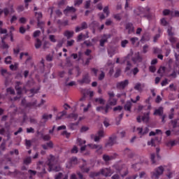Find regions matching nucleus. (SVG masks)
I'll return each instance as SVG.
<instances>
[{
    "label": "nucleus",
    "mask_w": 179,
    "mask_h": 179,
    "mask_svg": "<svg viewBox=\"0 0 179 179\" xmlns=\"http://www.w3.org/2000/svg\"><path fill=\"white\" fill-rule=\"evenodd\" d=\"M47 164L49 167L48 171H61L62 168L58 165V159L55 156L50 155L48 158Z\"/></svg>",
    "instance_id": "nucleus-1"
},
{
    "label": "nucleus",
    "mask_w": 179,
    "mask_h": 179,
    "mask_svg": "<svg viewBox=\"0 0 179 179\" xmlns=\"http://www.w3.org/2000/svg\"><path fill=\"white\" fill-rule=\"evenodd\" d=\"M114 171L111 170V168H103L99 172H92L90 174V177L91 178H94V177H99V176L101 175L103 177H111Z\"/></svg>",
    "instance_id": "nucleus-2"
},
{
    "label": "nucleus",
    "mask_w": 179,
    "mask_h": 179,
    "mask_svg": "<svg viewBox=\"0 0 179 179\" xmlns=\"http://www.w3.org/2000/svg\"><path fill=\"white\" fill-rule=\"evenodd\" d=\"M36 170H38V175L40 177H43L44 174L47 173V171H45V166H44V162L43 161H38L36 162Z\"/></svg>",
    "instance_id": "nucleus-3"
},
{
    "label": "nucleus",
    "mask_w": 179,
    "mask_h": 179,
    "mask_svg": "<svg viewBox=\"0 0 179 179\" xmlns=\"http://www.w3.org/2000/svg\"><path fill=\"white\" fill-rule=\"evenodd\" d=\"M113 169H115L117 173H120L122 174V177H125L128 174V168L125 166V165L120 166L118 164H115L113 166Z\"/></svg>",
    "instance_id": "nucleus-4"
},
{
    "label": "nucleus",
    "mask_w": 179,
    "mask_h": 179,
    "mask_svg": "<svg viewBox=\"0 0 179 179\" xmlns=\"http://www.w3.org/2000/svg\"><path fill=\"white\" fill-rule=\"evenodd\" d=\"M164 172V167H163V166H160L158 168H156L155 171L151 172V178L159 179V177H160Z\"/></svg>",
    "instance_id": "nucleus-5"
},
{
    "label": "nucleus",
    "mask_w": 179,
    "mask_h": 179,
    "mask_svg": "<svg viewBox=\"0 0 179 179\" xmlns=\"http://www.w3.org/2000/svg\"><path fill=\"white\" fill-rule=\"evenodd\" d=\"M79 162L78 157H73L70 159L69 162H67L66 167V169H72V167H75Z\"/></svg>",
    "instance_id": "nucleus-6"
},
{
    "label": "nucleus",
    "mask_w": 179,
    "mask_h": 179,
    "mask_svg": "<svg viewBox=\"0 0 179 179\" xmlns=\"http://www.w3.org/2000/svg\"><path fill=\"white\" fill-rule=\"evenodd\" d=\"M78 83L80 85H89L90 83V76H89V73H86L83 76V78L81 80H78Z\"/></svg>",
    "instance_id": "nucleus-7"
},
{
    "label": "nucleus",
    "mask_w": 179,
    "mask_h": 179,
    "mask_svg": "<svg viewBox=\"0 0 179 179\" xmlns=\"http://www.w3.org/2000/svg\"><path fill=\"white\" fill-rule=\"evenodd\" d=\"M82 160L83 161V164L79 166V169L81 170L82 173H89V171H90V167L87 166V162H86V160Z\"/></svg>",
    "instance_id": "nucleus-8"
},
{
    "label": "nucleus",
    "mask_w": 179,
    "mask_h": 179,
    "mask_svg": "<svg viewBox=\"0 0 179 179\" xmlns=\"http://www.w3.org/2000/svg\"><path fill=\"white\" fill-rule=\"evenodd\" d=\"M136 131L140 137L142 138L143 135H146V134L149 133V127H145L144 129L142 127H137Z\"/></svg>",
    "instance_id": "nucleus-9"
},
{
    "label": "nucleus",
    "mask_w": 179,
    "mask_h": 179,
    "mask_svg": "<svg viewBox=\"0 0 179 179\" xmlns=\"http://www.w3.org/2000/svg\"><path fill=\"white\" fill-rule=\"evenodd\" d=\"M129 84V81L128 80H124V81L117 83L116 85V87L117 89H120V90H124L125 89V87H127V86H128Z\"/></svg>",
    "instance_id": "nucleus-10"
},
{
    "label": "nucleus",
    "mask_w": 179,
    "mask_h": 179,
    "mask_svg": "<svg viewBox=\"0 0 179 179\" xmlns=\"http://www.w3.org/2000/svg\"><path fill=\"white\" fill-rule=\"evenodd\" d=\"M111 38V35L110 34H103L101 39L99 41V45L101 47H104V44L108 41V38Z\"/></svg>",
    "instance_id": "nucleus-11"
},
{
    "label": "nucleus",
    "mask_w": 179,
    "mask_h": 179,
    "mask_svg": "<svg viewBox=\"0 0 179 179\" xmlns=\"http://www.w3.org/2000/svg\"><path fill=\"white\" fill-rule=\"evenodd\" d=\"M108 108H110V106L108 104L106 106H98L96 107V111L102 113V114H107V113H108Z\"/></svg>",
    "instance_id": "nucleus-12"
},
{
    "label": "nucleus",
    "mask_w": 179,
    "mask_h": 179,
    "mask_svg": "<svg viewBox=\"0 0 179 179\" xmlns=\"http://www.w3.org/2000/svg\"><path fill=\"white\" fill-rule=\"evenodd\" d=\"M117 143V136H113L109 138L108 142L106 144V148L113 146Z\"/></svg>",
    "instance_id": "nucleus-13"
},
{
    "label": "nucleus",
    "mask_w": 179,
    "mask_h": 179,
    "mask_svg": "<svg viewBox=\"0 0 179 179\" xmlns=\"http://www.w3.org/2000/svg\"><path fill=\"white\" fill-rule=\"evenodd\" d=\"M126 30H128V34H131V33H134L135 31V28L134 27V24L131 22H128L126 24L125 26Z\"/></svg>",
    "instance_id": "nucleus-14"
},
{
    "label": "nucleus",
    "mask_w": 179,
    "mask_h": 179,
    "mask_svg": "<svg viewBox=\"0 0 179 179\" xmlns=\"http://www.w3.org/2000/svg\"><path fill=\"white\" fill-rule=\"evenodd\" d=\"M131 60L134 64H138V62H142V57H141L139 52H137L134 54V56L132 57Z\"/></svg>",
    "instance_id": "nucleus-15"
},
{
    "label": "nucleus",
    "mask_w": 179,
    "mask_h": 179,
    "mask_svg": "<svg viewBox=\"0 0 179 179\" xmlns=\"http://www.w3.org/2000/svg\"><path fill=\"white\" fill-rule=\"evenodd\" d=\"M117 157V154H114L113 155H103V160L105 162H110V160H114Z\"/></svg>",
    "instance_id": "nucleus-16"
},
{
    "label": "nucleus",
    "mask_w": 179,
    "mask_h": 179,
    "mask_svg": "<svg viewBox=\"0 0 179 179\" xmlns=\"http://www.w3.org/2000/svg\"><path fill=\"white\" fill-rule=\"evenodd\" d=\"M164 113V108L162 106H160L157 109L155 110L153 115H159L160 117L163 115Z\"/></svg>",
    "instance_id": "nucleus-17"
},
{
    "label": "nucleus",
    "mask_w": 179,
    "mask_h": 179,
    "mask_svg": "<svg viewBox=\"0 0 179 179\" xmlns=\"http://www.w3.org/2000/svg\"><path fill=\"white\" fill-rule=\"evenodd\" d=\"M124 154L127 155V156H128L129 159H134V157L136 158V155L134 154V152H132V150L128 148L125 149Z\"/></svg>",
    "instance_id": "nucleus-18"
},
{
    "label": "nucleus",
    "mask_w": 179,
    "mask_h": 179,
    "mask_svg": "<svg viewBox=\"0 0 179 179\" xmlns=\"http://www.w3.org/2000/svg\"><path fill=\"white\" fill-rule=\"evenodd\" d=\"M76 12V8L73 7L67 6L66 8L64 10V13L66 15H68L69 13H75Z\"/></svg>",
    "instance_id": "nucleus-19"
},
{
    "label": "nucleus",
    "mask_w": 179,
    "mask_h": 179,
    "mask_svg": "<svg viewBox=\"0 0 179 179\" xmlns=\"http://www.w3.org/2000/svg\"><path fill=\"white\" fill-rule=\"evenodd\" d=\"M20 85H22L20 81L16 82L15 90H17V94L19 95L22 94V87H20Z\"/></svg>",
    "instance_id": "nucleus-20"
},
{
    "label": "nucleus",
    "mask_w": 179,
    "mask_h": 179,
    "mask_svg": "<svg viewBox=\"0 0 179 179\" xmlns=\"http://www.w3.org/2000/svg\"><path fill=\"white\" fill-rule=\"evenodd\" d=\"M65 115H66V111L63 110L62 112H59L57 115L56 121H58V120H62V118H64V117H65Z\"/></svg>",
    "instance_id": "nucleus-21"
},
{
    "label": "nucleus",
    "mask_w": 179,
    "mask_h": 179,
    "mask_svg": "<svg viewBox=\"0 0 179 179\" xmlns=\"http://www.w3.org/2000/svg\"><path fill=\"white\" fill-rule=\"evenodd\" d=\"M52 118V114H48V113H44L42 115V120H44V122H47L49 120H51Z\"/></svg>",
    "instance_id": "nucleus-22"
},
{
    "label": "nucleus",
    "mask_w": 179,
    "mask_h": 179,
    "mask_svg": "<svg viewBox=\"0 0 179 179\" xmlns=\"http://www.w3.org/2000/svg\"><path fill=\"white\" fill-rule=\"evenodd\" d=\"M150 115V112H148L146 113L143 114V116L142 117V121H143V122H149V118Z\"/></svg>",
    "instance_id": "nucleus-23"
},
{
    "label": "nucleus",
    "mask_w": 179,
    "mask_h": 179,
    "mask_svg": "<svg viewBox=\"0 0 179 179\" xmlns=\"http://www.w3.org/2000/svg\"><path fill=\"white\" fill-rule=\"evenodd\" d=\"M64 36L65 37H66L67 38H71L72 37H73V31H69L66 30L64 33Z\"/></svg>",
    "instance_id": "nucleus-24"
},
{
    "label": "nucleus",
    "mask_w": 179,
    "mask_h": 179,
    "mask_svg": "<svg viewBox=\"0 0 179 179\" xmlns=\"http://www.w3.org/2000/svg\"><path fill=\"white\" fill-rule=\"evenodd\" d=\"M87 146H89V148H90L91 149H97V148L103 149V145H101L90 143V144H88Z\"/></svg>",
    "instance_id": "nucleus-25"
},
{
    "label": "nucleus",
    "mask_w": 179,
    "mask_h": 179,
    "mask_svg": "<svg viewBox=\"0 0 179 179\" xmlns=\"http://www.w3.org/2000/svg\"><path fill=\"white\" fill-rule=\"evenodd\" d=\"M131 107H132V103L130 101H128L124 105V110H126V111H131Z\"/></svg>",
    "instance_id": "nucleus-26"
},
{
    "label": "nucleus",
    "mask_w": 179,
    "mask_h": 179,
    "mask_svg": "<svg viewBox=\"0 0 179 179\" xmlns=\"http://www.w3.org/2000/svg\"><path fill=\"white\" fill-rule=\"evenodd\" d=\"M80 107H85V105L86 104V95L84 94L82 98L80 99Z\"/></svg>",
    "instance_id": "nucleus-27"
},
{
    "label": "nucleus",
    "mask_w": 179,
    "mask_h": 179,
    "mask_svg": "<svg viewBox=\"0 0 179 179\" xmlns=\"http://www.w3.org/2000/svg\"><path fill=\"white\" fill-rule=\"evenodd\" d=\"M109 106H116L117 105V100L115 98H110L108 101Z\"/></svg>",
    "instance_id": "nucleus-28"
},
{
    "label": "nucleus",
    "mask_w": 179,
    "mask_h": 179,
    "mask_svg": "<svg viewBox=\"0 0 179 179\" xmlns=\"http://www.w3.org/2000/svg\"><path fill=\"white\" fill-rule=\"evenodd\" d=\"M164 72H166V67H160L157 71V73L159 74L161 78H163V76L164 75Z\"/></svg>",
    "instance_id": "nucleus-29"
},
{
    "label": "nucleus",
    "mask_w": 179,
    "mask_h": 179,
    "mask_svg": "<svg viewBox=\"0 0 179 179\" xmlns=\"http://www.w3.org/2000/svg\"><path fill=\"white\" fill-rule=\"evenodd\" d=\"M24 164L26 166H29V164H31V157H27L24 161H23Z\"/></svg>",
    "instance_id": "nucleus-30"
},
{
    "label": "nucleus",
    "mask_w": 179,
    "mask_h": 179,
    "mask_svg": "<svg viewBox=\"0 0 179 179\" xmlns=\"http://www.w3.org/2000/svg\"><path fill=\"white\" fill-rule=\"evenodd\" d=\"M78 125H79V122H77L76 123H70L69 127L71 131H73L74 129H76V127H78Z\"/></svg>",
    "instance_id": "nucleus-31"
},
{
    "label": "nucleus",
    "mask_w": 179,
    "mask_h": 179,
    "mask_svg": "<svg viewBox=\"0 0 179 179\" xmlns=\"http://www.w3.org/2000/svg\"><path fill=\"white\" fill-rule=\"evenodd\" d=\"M177 73L179 75V69L178 71H173L172 73L168 75V78H173V79H176V78H177Z\"/></svg>",
    "instance_id": "nucleus-32"
},
{
    "label": "nucleus",
    "mask_w": 179,
    "mask_h": 179,
    "mask_svg": "<svg viewBox=\"0 0 179 179\" xmlns=\"http://www.w3.org/2000/svg\"><path fill=\"white\" fill-rule=\"evenodd\" d=\"M132 68V64L129 61H127V66L125 68L124 72H128V71H130Z\"/></svg>",
    "instance_id": "nucleus-33"
},
{
    "label": "nucleus",
    "mask_w": 179,
    "mask_h": 179,
    "mask_svg": "<svg viewBox=\"0 0 179 179\" xmlns=\"http://www.w3.org/2000/svg\"><path fill=\"white\" fill-rule=\"evenodd\" d=\"M69 118H71L73 121H76L78 120V114L71 113L69 115Z\"/></svg>",
    "instance_id": "nucleus-34"
},
{
    "label": "nucleus",
    "mask_w": 179,
    "mask_h": 179,
    "mask_svg": "<svg viewBox=\"0 0 179 179\" xmlns=\"http://www.w3.org/2000/svg\"><path fill=\"white\" fill-rule=\"evenodd\" d=\"M166 146L168 148H173V146H176V141H169L166 143Z\"/></svg>",
    "instance_id": "nucleus-35"
},
{
    "label": "nucleus",
    "mask_w": 179,
    "mask_h": 179,
    "mask_svg": "<svg viewBox=\"0 0 179 179\" xmlns=\"http://www.w3.org/2000/svg\"><path fill=\"white\" fill-rule=\"evenodd\" d=\"M95 102L99 103V104H104V103H106V101L103 98H96Z\"/></svg>",
    "instance_id": "nucleus-36"
},
{
    "label": "nucleus",
    "mask_w": 179,
    "mask_h": 179,
    "mask_svg": "<svg viewBox=\"0 0 179 179\" xmlns=\"http://www.w3.org/2000/svg\"><path fill=\"white\" fill-rule=\"evenodd\" d=\"M37 104V101H35L34 102H29V103H27L25 106L26 107H36Z\"/></svg>",
    "instance_id": "nucleus-37"
},
{
    "label": "nucleus",
    "mask_w": 179,
    "mask_h": 179,
    "mask_svg": "<svg viewBox=\"0 0 179 179\" xmlns=\"http://www.w3.org/2000/svg\"><path fill=\"white\" fill-rule=\"evenodd\" d=\"M41 47V41L38 38H36V41L35 43V48L38 50V48H40Z\"/></svg>",
    "instance_id": "nucleus-38"
},
{
    "label": "nucleus",
    "mask_w": 179,
    "mask_h": 179,
    "mask_svg": "<svg viewBox=\"0 0 179 179\" xmlns=\"http://www.w3.org/2000/svg\"><path fill=\"white\" fill-rule=\"evenodd\" d=\"M77 143H78L79 146H83L85 143H86V141L85 140H83L82 138H78L77 139Z\"/></svg>",
    "instance_id": "nucleus-39"
},
{
    "label": "nucleus",
    "mask_w": 179,
    "mask_h": 179,
    "mask_svg": "<svg viewBox=\"0 0 179 179\" xmlns=\"http://www.w3.org/2000/svg\"><path fill=\"white\" fill-rule=\"evenodd\" d=\"M44 22L43 21H38V27L42 30L43 32H44Z\"/></svg>",
    "instance_id": "nucleus-40"
},
{
    "label": "nucleus",
    "mask_w": 179,
    "mask_h": 179,
    "mask_svg": "<svg viewBox=\"0 0 179 179\" xmlns=\"http://www.w3.org/2000/svg\"><path fill=\"white\" fill-rule=\"evenodd\" d=\"M35 15L36 16V19H37L38 22L41 20V19H43V13H41L36 12Z\"/></svg>",
    "instance_id": "nucleus-41"
},
{
    "label": "nucleus",
    "mask_w": 179,
    "mask_h": 179,
    "mask_svg": "<svg viewBox=\"0 0 179 179\" xmlns=\"http://www.w3.org/2000/svg\"><path fill=\"white\" fill-rule=\"evenodd\" d=\"M85 37H86V35H83V34H80L78 36L77 42L80 43V41H82V40H83V38H85Z\"/></svg>",
    "instance_id": "nucleus-42"
},
{
    "label": "nucleus",
    "mask_w": 179,
    "mask_h": 179,
    "mask_svg": "<svg viewBox=\"0 0 179 179\" xmlns=\"http://www.w3.org/2000/svg\"><path fill=\"white\" fill-rule=\"evenodd\" d=\"M91 138L94 139V142H99L101 139L99 136H94V134L91 135Z\"/></svg>",
    "instance_id": "nucleus-43"
},
{
    "label": "nucleus",
    "mask_w": 179,
    "mask_h": 179,
    "mask_svg": "<svg viewBox=\"0 0 179 179\" xmlns=\"http://www.w3.org/2000/svg\"><path fill=\"white\" fill-rule=\"evenodd\" d=\"M132 169L135 170V171H138L141 169V166H139V164H134L131 165Z\"/></svg>",
    "instance_id": "nucleus-44"
},
{
    "label": "nucleus",
    "mask_w": 179,
    "mask_h": 179,
    "mask_svg": "<svg viewBox=\"0 0 179 179\" xmlns=\"http://www.w3.org/2000/svg\"><path fill=\"white\" fill-rule=\"evenodd\" d=\"M42 139H43L45 141H50L51 136H50V134L42 135Z\"/></svg>",
    "instance_id": "nucleus-45"
},
{
    "label": "nucleus",
    "mask_w": 179,
    "mask_h": 179,
    "mask_svg": "<svg viewBox=\"0 0 179 179\" xmlns=\"http://www.w3.org/2000/svg\"><path fill=\"white\" fill-rule=\"evenodd\" d=\"M92 108V103L89 102L87 106L83 108V112L87 113V111H89V108Z\"/></svg>",
    "instance_id": "nucleus-46"
},
{
    "label": "nucleus",
    "mask_w": 179,
    "mask_h": 179,
    "mask_svg": "<svg viewBox=\"0 0 179 179\" xmlns=\"http://www.w3.org/2000/svg\"><path fill=\"white\" fill-rule=\"evenodd\" d=\"M148 178V175L146 174V172L141 171L139 173V178Z\"/></svg>",
    "instance_id": "nucleus-47"
},
{
    "label": "nucleus",
    "mask_w": 179,
    "mask_h": 179,
    "mask_svg": "<svg viewBox=\"0 0 179 179\" xmlns=\"http://www.w3.org/2000/svg\"><path fill=\"white\" fill-rule=\"evenodd\" d=\"M25 146H27V149L30 148L31 147V141L26 139Z\"/></svg>",
    "instance_id": "nucleus-48"
},
{
    "label": "nucleus",
    "mask_w": 179,
    "mask_h": 179,
    "mask_svg": "<svg viewBox=\"0 0 179 179\" xmlns=\"http://www.w3.org/2000/svg\"><path fill=\"white\" fill-rule=\"evenodd\" d=\"M128 43H129V41H128V40L125 39L121 41V47H122V48H125V47H127V44H128Z\"/></svg>",
    "instance_id": "nucleus-49"
},
{
    "label": "nucleus",
    "mask_w": 179,
    "mask_h": 179,
    "mask_svg": "<svg viewBox=\"0 0 179 179\" xmlns=\"http://www.w3.org/2000/svg\"><path fill=\"white\" fill-rule=\"evenodd\" d=\"M156 139H157V138H155V139L152 138L150 141L148 142V146H156V145H155V141H156Z\"/></svg>",
    "instance_id": "nucleus-50"
},
{
    "label": "nucleus",
    "mask_w": 179,
    "mask_h": 179,
    "mask_svg": "<svg viewBox=\"0 0 179 179\" xmlns=\"http://www.w3.org/2000/svg\"><path fill=\"white\" fill-rule=\"evenodd\" d=\"M49 40L51 43H57V39L55 38V35H50Z\"/></svg>",
    "instance_id": "nucleus-51"
},
{
    "label": "nucleus",
    "mask_w": 179,
    "mask_h": 179,
    "mask_svg": "<svg viewBox=\"0 0 179 179\" xmlns=\"http://www.w3.org/2000/svg\"><path fill=\"white\" fill-rule=\"evenodd\" d=\"M106 78V73L103 71H101L100 75L98 77L99 80H103Z\"/></svg>",
    "instance_id": "nucleus-52"
},
{
    "label": "nucleus",
    "mask_w": 179,
    "mask_h": 179,
    "mask_svg": "<svg viewBox=\"0 0 179 179\" xmlns=\"http://www.w3.org/2000/svg\"><path fill=\"white\" fill-rule=\"evenodd\" d=\"M28 173H29V174H30L29 178H31V177H33V176H36V174H37V171H33L31 169H29L28 171Z\"/></svg>",
    "instance_id": "nucleus-53"
},
{
    "label": "nucleus",
    "mask_w": 179,
    "mask_h": 179,
    "mask_svg": "<svg viewBox=\"0 0 179 179\" xmlns=\"http://www.w3.org/2000/svg\"><path fill=\"white\" fill-rule=\"evenodd\" d=\"M114 19H115L116 20H121L122 19V16H121V14L118 13V14H115L113 15Z\"/></svg>",
    "instance_id": "nucleus-54"
},
{
    "label": "nucleus",
    "mask_w": 179,
    "mask_h": 179,
    "mask_svg": "<svg viewBox=\"0 0 179 179\" xmlns=\"http://www.w3.org/2000/svg\"><path fill=\"white\" fill-rule=\"evenodd\" d=\"M50 45H51V43L49 41H45L43 43L44 50H46V48H50Z\"/></svg>",
    "instance_id": "nucleus-55"
},
{
    "label": "nucleus",
    "mask_w": 179,
    "mask_h": 179,
    "mask_svg": "<svg viewBox=\"0 0 179 179\" xmlns=\"http://www.w3.org/2000/svg\"><path fill=\"white\" fill-rule=\"evenodd\" d=\"M169 41L172 43V44H174L176 43H177V38L171 36L170 38H169Z\"/></svg>",
    "instance_id": "nucleus-56"
},
{
    "label": "nucleus",
    "mask_w": 179,
    "mask_h": 179,
    "mask_svg": "<svg viewBox=\"0 0 179 179\" xmlns=\"http://www.w3.org/2000/svg\"><path fill=\"white\" fill-rule=\"evenodd\" d=\"M103 13L106 14V17H108V15H110V10H108V6L103 8Z\"/></svg>",
    "instance_id": "nucleus-57"
},
{
    "label": "nucleus",
    "mask_w": 179,
    "mask_h": 179,
    "mask_svg": "<svg viewBox=\"0 0 179 179\" xmlns=\"http://www.w3.org/2000/svg\"><path fill=\"white\" fill-rule=\"evenodd\" d=\"M6 92L10 94H15V90H13L12 87L7 88Z\"/></svg>",
    "instance_id": "nucleus-58"
},
{
    "label": "nucleus",
    "mask_w": 179,
    "mask_h": 179,
    "mask_svg": "<svg viewBox=\"0 0 179 179\" xmlns=\"http://www.w3.org/2000/svg\"><path fill=\"white\" fill-rule=\"evenodd\" d=\"M1 150H5L6 149V143L5 141L2 142L0 145Z\"/></svg>",
    "instance_id": "nucleus-59"
},
{
    "label": "nucleus",
    "mask_w": 179,
    "mask_h": 179,
    "mask_svg": "<svg viewBox=\"0 0 179 179\" xmlns=\"http://www.w3.org/2000/svg\"><path fill=\"white\" fill-rule=\"evenodd\" d=\"M161 24H162V26H168L169 22H167V21L166 20V19L162 18V19H161Z\"/></svg>",
    "instance_id": "nucleus-60"
},
{
    "label": "nucleus",
    "mask_w": 179,
    "mask_h": 179,
    "mask_svg": "<svg viewBox=\"0 0 179 179\" xmlns=\"http://www.w3.org/2000/svg\"><path fill=\"white\" fill-rule=\"evenodd\" d=\"M10 69L11 71H16V69H17V64H11L10 65Z\"/></svg>",
    "instance_id": "nucleus-61"
},
{
    "label": "nucleus",
    "mask_w": 179,
    "mask_h": 179,
    "mask_svg": "<svg viewBox=\"0 0 179 179\" xmlns=\"http://www.w3.org/2000/svg\"><path fill=\"white\" fill-rule=\"evenodd\" d=\"M11 59H12V57H10V56L6 57V59H5L6 64H10L12 62Z\"/></svg>",
    "instance_id": "nucleus-62"
},
{
    "label": "nucleus",
    "mask_w": 179,
    "mask_h": 179,
    "mask_svg": "<svg viewBox=\"0 0 179 179\" xmlns=\"http://www.w3.org/2000/svg\"><path fill=\"white\" fill-rule=\"evenodd\" d=\"M62 176H64L62 173H59L55 176V179H61L62 178Z\"/></svg>",
    "instance_id": "nucleus-63"
},
{
    "label": "nucleus",
    "mask_w": 179,
    "mask_h": 179,
    "mask_svg": "<svg viewBox=\"0 0 179 179\" xmlns=\"http://www.w3.org/2000/svg\"><path fill=\"white\" fill-rule=\"evenodd\" d=\"M77 176H78L79 179H86L83 177V174H82L80 171H77Z\"/></svg>",
    "instance_id": "nucleus-64"
}]
</instances>
